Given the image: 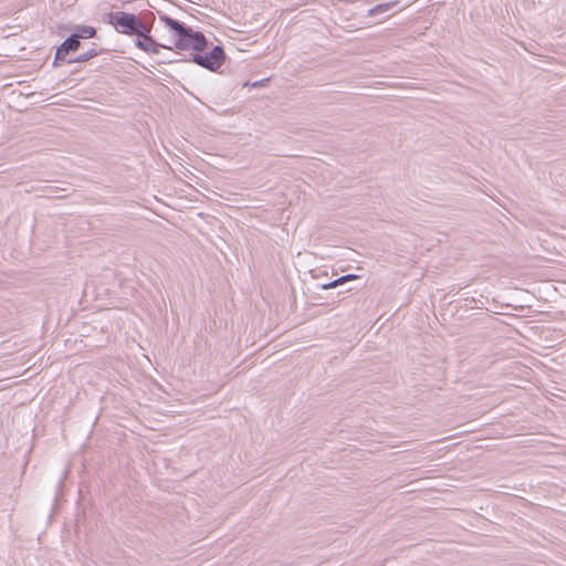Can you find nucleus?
Listing matches in <instances>:
<instances>
[{"label": "nucleus", "instance_id": "1", "mask_svg": "<svg viewBox=\"0 0 566 566\" xmlns=\"http://www.w3.org/2000/svg\"><path fill=\"white\" fill-rule=\"evenodd\" d=\"M159 19L174 32L176 38L174 44L177 49L197 51L192 54V62L209 71H217L222 65L226 57L222 46L217 45L209 53H201L208 43L201 32L193 31L185 23L168 15H159Z\"/></svg>", "mask_w": 566, "mask_h": 566}, {"label": "nucleus", "instance_id": "2", "mask_svg": "<svg viewBox=\"0 0 566 566\" xmlns=\"http://www.w3.org/2000/svg\"><path fill=\"white\" fill-rule=\"evenodd\" d=\"M111 21L116 29L128 35H145L150 32V27L142 21V19L133 13L115 12L111 14Z\"/></svg>", "mask_w": 566, "mask_h": 566}, {"label": "nucleus", "instance_id": "3", "mask_svg": "<svg viewBox=\"0 0 566 566\" xmlns=\"http://www.w3.org/2000/svg\"><path fill=\"white\" fill-rule=\"evenodd\" d=\"M81 42L80 39L73 33L64 42L57 48L54 57V64L59 62L65 61L66 56L71 52H75L80 49Z\"/></svg>", "mask_w": 566, "mask_h": 566}, {"label": "nucleus", "instance_id": "4", "mask_svg": "<svg viewBox=\"0 0 566 566\" xmlns=\"http://www.w3.org/2000/svg\"><path fill=\"white\" fill-rule=\"evenodd\" d=\"M136 45L148 53H159L160 48H165L164 45L157 43L149 33H146L145 35H139L136 40Z\"/></svg>", "mask_w": 566, "mask_h": 566}, {"label": "nucleus", "instance_id": "5", "mask_svg": "<svg viewBox=\"0 0 566 566\" xmlns=\"http://www.w3.org/2000/svg\"><path fill=\"white\" fill-rule=\"evenodd\" d=\"M77 39H91L95 36L96 30L90 25H78L76 28V32L74 33Z\"/></svg>", "mask_w": 566, "mask_h": 566}, {"label": "nucleus", "instance_id": "6", "mask_svg": "<svg viewBox=\"0 0 566 566\" xmlns=\"http://www.w3.org/2000/svg\"><path fill=\"white\" fill-rule=\"evenodd\" d=\"M398 3V1H392V2H387V3H381V4H377L375 6L374 8L369 9L368 10V15L369 17H375L379 13H384V12H387L388 10H390L392 7H395L396 4Z\"/></svg>", "mask_w": 566, "mask_h": 566}, {"label": "nucleus", "instance_id": "7", "mask_svg": "<svg viewBox=\"0 0 566 566\" xmlns=\"http://www.w3.org/2000/svg\"><path fill=\"white\" fill-rule=\"evenodd\" d=\"M97 55H98V51L96 49H91L84 53H81L77 57H75L73 60H67V63L86 62Z\"/></svg>", "mask_w": 566, "mask_h": 566}, {"label": "nucleus", "instance_id": "8", "mask_svg": "<svg viewBox=\"0 0 566 566\" xmlns=\"http://www.w3.org/2000/svg\"><path fill=\"white\" fill-rule=\"evenodd\" d=\"M354 279H356V275H354V274H347V275H344V276H342V277H339V279H337V280H334V281H333V282H331V283L323 284V285H322V289H323V290L334 289V287H336V286H338V285H340V284H343V283H345V282H347V281H349V280H354Z\"/></svg>", "mask_w": 566, "mask_h": 566}]
</instances>
